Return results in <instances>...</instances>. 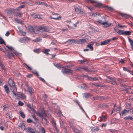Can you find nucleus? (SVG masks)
I'll use <instances>...</instances> for the list:
<instances>
[{"label": "nucleus", "mask_w": 133, "mask_h": 133, "mask_svg": "<svg viewBox=\"0 0 133 133\" xmlns=\"http://www.w3.org/2000/svg\"><path fill=\"white\" fill-rule=\"evenodd\" d=\"M97 22L102 24L103 26L104 27H108L110 26L111 24V23H109L108 21H105L103 22L101 20H98Z\"/></svg>", "instance_id": "1"}, {"label": "nucleus", "mask_w": 133, "mask_h": 133, "mask_svg": "<svg viewBox=\"0 0 133 133\" xmlns=\"http://www.w3.org/2000/svg\"><path fill=\"white\" fill-rule=\"evenodd\" d=\"M64 74H68L70 75L73 74L72 70L70 69H68L66 67L64 68V69L61 71Z\"/></svg>", "instance_id": "2"}, {"label": "nucleus", "mask_w": 133, "mask_h": 133, "mask_svg": "<svg viewBox=\"0 0 133 133\" xmlns=\"http://www.w3.org/2000/svg\"><path fill=\"white\" fill-rule=\"evenodd\" d=\"M50 30L48 29L45 26H41L38 28L36 30V31H39L43 33L44 31L49 32Z\"/></svg>", "instance_id": "3"}, {"label": "nucleus", "mask_w": 133, "mask_h": 133, "mask_svg": "<svg viewBox=\"0 0 133 133\" xmlns=\"http://www.w3.org/2000/svg\"><path fill=\"white\" fill-rule=\"evenodd\" d=\"M59 14L54 13L52 15V16H50V17L51 19H53L56 20H60L61 18V16H59Z\"/></svg>", "instance_id": "4"}, {"label": "nucleus", "mask_w": 133, "mask_h": 133, "mask_svg": "<svg viewBox=\"0 0 133 133\" xmlns=\"http://www.w3.org/2000/svg\"><path fill=\"white\" fill-rule=\"evenodd\" d=\"M131 110V109L129 108H126L124 110H123L122 112L120 113V115H127Z\"/></svg>", "instance_id": "5"}, {"label": "nucleus", "mask_w": 133, "mask_h": 133, "mask_svg": "<svg viewBox=\"0 0 133 133\" xmlns=\"http://www.w3.org/2000/svg\"><path fill=\"white\" fill-rule=\"evenodd\" d=\"M18 10V9H14L10 8L8 10L6 13L7 15L9 16H11V14L13 13L15 11H16Z\"/></svg>", "instance_id": "6"}, {"label": "nucleus", "mask_w": 133, "mask_h": 133, "mask_svg": "<svg viewBox=\"0 0 133 133\" xmlns=\"http://www.w3.org/2000/svg\"><path fill=\"white\" fill-rule=\"evenodd\" d=\"M107 77L108 79H109V80H108V81L110 82L112 84L116 85H117V83L116 82V79L114 78L107 76Z\"/></svg>", "instance_id": "7"}, {"label": "nucleus", "mask_w": 133, "mask_h": 133, "mask_svg": "<svg viewBox=\"0 0 133 133\" xmlns=\"http://www.w3.org/2000/svg\"><path fill=\"white\" fill-rule=\"evenodd\" d=\"M9 84L10 87L12 89L13 88L14 89H16V88L15 86V84L14 82L11 79H9Z\"/></svg>", "instance_id": "8"}, {"label": "nucleus", "mask_w": 133, "mask_h": 133, "mask_svg": "<svg viewBox=\"0 0 133 133\" xmlns=\"http://www.w3.org/2000/svg\"><path fill=\"white\" fill-rule=\"evenodd\" d=\"M28 30L31 33L34 34L35 33L34 31V27L31 26H29Z\"/></svg>", "instance_id": "9"}, {"label": "nucleus", "mask_w": 133, "mask_h": 133, "mask_svg": "<svg viewBox=\"0 0 133 133\" xmlns=\"http://www.w3.org/2000/svg\"><path fill=\"white\" fill-rule=\"evenodd\" d=\"M111 41V39H108L102 42L100 44L101 45H105L107 44Z\"/></svg>", "instance_id": "10"}, {"label": "nucleus", "mask_w": 133, "mask_h": 133, "mask_svg": "<svg viewBox=\"0 0 133 133\" xmlns=\"http://www.w3.org/2000/svg\"><path fill=\"white\" fill-rule=\"evenodd\" d=\"M52 124L53 125V126L54 128H55V129L56 131L57 132V129L56 127V122L55 121L54 119L53 118L52 119Z\"/></svg>", "instance_id": "11"}, {"label": "nucleus", "mask_w": 133, "mask_h": 133, "mask_svg": "<svg viewBox=\"0 0 133 133\" xmlns=\"http://www.w3.org/2000/svg\"><path fill=\"white\" fill-rule=\"evenodd\" d=\"M7 57L9 59L11 58L12 57H14V55L11 52H8L7 54L6 55Z\"/></svg>", "instance_id": "12"}, {"label": "nucleus", "mask_w": 133, "mask_h": 133, "mask_svg": "<svg viewBox=\"0 0 133 133\" xmlns=\"http://www.w3.org/2000/svg\"><path fill=\"white\" fill-rule=\"evenodd\" d=\"M27 131L29 133H39V132H36L34 131V129L30 127H28L27 130Z\"/></svg>", "instance_id": "13"}, {"label": "nucleus", "mask_w": 133, "mask_h": 133, "mask_svg": "<svg viewBox=\"0 0 133 133\" xmlns=\"http://www.w3.org/2000/svg\"><path fill=\"white\" fill-rule=\"evenodd\" d=\"M23 15V14L21 12L18 11L15 13V16L21 17H22Z\"/></svg>", "instance_id": "14"}, {"label": "nucleus", "mask_w": 133, "mask_h": 133, "mask_svg": "<svg viewBox=\"0 0 133 133\" xmlns=\"http://www.w3.org/2000/svg\"><path fill=\"white\" fill-rule=\"evenodd\" d=\"M81 8H82L79 6L77 7L76 8H75V10L77 12V14H82V13L81 12Z\"/></svg>", "instance_id": "15"}, {"label": "nucleus", "mask_w": 133, "mask_h": 133, "mask_svg": "<svg viewBox=\"0 0 133 133\" xmlns=\"http://www.w3.org/2000/svg\"><path fill=\"white\" fill-rule=\"evenodd\" d=\"M17 94L19 97L22 99H24L26 98L25 95L23 94H21L20 93L18 92Z\"/></svg>", "instance_id": "16"}, {"label": "nucleus", "mask_w": 133, "mask_h": 133, "mask_svg": "<svg viewBox=\"0 0 133 133\" xmlns=\"http://www.w3.org/2000/svg\"><path fill=\"white\" fill-rule=\"evenodd\" d=\"M86 42V40L84 38L78 39V44H81V43H83Z\"/></svg>", "instance_id": "17"}, {"label": "nucleus", "mask_w": 133, "mask_h": 133, "mask_svg": "<svg viewBox=\"0 0 133 133\" xmlns=\"http://www.w3.org/2000/svg\"><path fill=\"white\" fill-rule=\"evenodd\" d=\"M72 130L75 133H83V132L81 130H79L75 128H72Z\"/></svg>", "instance_id": "18"}, {"label": "nucleus", "mask_w": 133, "mask_h": 133, "mask_svg": "<svg viewBox=\"0 0 133 133\" xmlns=\"http://www.w3.org/2000/svg\"><path fill=\"white\" fill-rule=\"evenodd\" d=\"M28 89L29 92L31 95L34 93V90L31 87H28Z\"/></svg>", "instance_id": "19"}, {"label": "nucleus", "mask_w": 133, "mask_h": 133, "mask_svg": "<svg viewBox=\"0 0 133 133\" xmlns=\"http://www.w3.org/2000/svg\"><path fill=\"white\" fill-rule=\"evenodd\" d=\"M100 118H101V119L99 120V121L100 122L102 121L104 122L106 120V116H104L102 115V117H100Z\"/></svg>", "instance_id": "20"}, {"label": "nucleus", "mask_w": 133, "mask_h": 133, "mask_svg": "<svg viewBox=\"0 0 133 133\" xmlns=\"http://www.w3.org/2000/svg\"><path fill=\"white\" fill-rule=\"evenodd\" d=\"M99 130V128L98 127H94L92 128L91 130L93 132H96L98 131Z\"/></svg>", "instance_id": "21"}, {"label": "nucleus", "mask_w": 133, "mask_h": 133, "mask_svg": "<svg viewBox=\"0 0 133 133\" xmlns=\"http://www.w3.org/2000/svg\"><path fill=\"white\" fill-rule=\"evenodd\" d=\"M120 14L122 17H124L125 18H127L129 16V15L122 13H120Z\"/></svg>", "instance_id": "22"}, {"label": "nucleus", "mask_w": 133, "mask_h": 133, "mask_svg": "<svg viewBox=\"0 0 133 133\" xmlns=\"http://www.w3.org/2000/svg\"><path fill=\"white\" fill-rule=\"evenodd\" d=\"M4 88L7 94H8L10 91L9 88L6 85H5L4 86Z\"/></svg>", "instance_id": "23"}, {"label": "nucleus", "mask_w": 133, "mask_h": 133, "mask_svg": "<svg viewBox=\"0 0 133 133\" xmlns=\"http://www.w3.org/2000/svg\"><path fill=\"white\" fill-rule=\"evenodd\" d=\"M68 41L72 42V43H75L78 44V39L75 40L74 39H71L68 40Z\"/></svg>", "instance_id": "24"}, {"label": "nucleus", "mask_w": 133, "mask_h": 133, "mask_svg": "<svg viewBox=\"0 0 133 133\" xmlns=\"http://www.w3.org/2000/svg\"><path fill=\"white\" fill-rule=\"evenodd\" d=\"M55 112L56 114L58 115L59 117H61L62 115L61 112L59 110H58V111H55Z\"/></svg>", "instance_id": "25"}, {"label": "nucleus", "mask_w": 133, "mask_h": 133, "mask_svg": "<svg viewBox=\"0 0 133 133\" xmlns=\"http://www.w3.org/2000/svg\"><path fill=\"white\" fill-rule=\"evenodd\" d=\"M0 66L2 70L6 71L4 65L1 62H0Z\"/></svg>", "instance_id": "26"}, {"label": "nucleus", "mask_w": 133, "mask_h": 133, "mask_svg": "<svg viewBox=\"0 0 133 133\" xmlns=\"http://www.w3.org/2000/svg\"><path fill=\"white\" fill-rule=\"evenodd\" d=\"M37 4L38 5L43 4L45 6H48V5L46 3L42 2H38L37 3Z\"/></svg>", "instance_id": "27"}, {"label": "nucleus", "mask_w": 133, "mask_h": 133, "mask_svg": "<svg viewBox=\"0 0 133 133\" xmlns=\"http://www.w3.org/2000/svg\"><path fill=\"white\" fill-rule=\"evenodd\" d=\"M92 45H93L92 44H88L87 45V47L88 48H89L90 50L91 51H92L93 50Z\"/></svg>", "instance_id": "28"}, {"label": "nucleus", "mask_w": 133, "mask_h": 133, "mask_svg": "<svg viewBox=\"0 0 133 133\" xmlns=\"http://www.w3.org/2000/svg\"><path fill=\"white\" fill-rule=\"evenodd\" d=\"M104 7L107 9H108L110 11H112L113 10V8L109 6H108L105 5Z\"/></svg>", "instance_id": "29"}, {"label": "nucleus", "mask_w": 133, "mask_h": 133, "mask_svg": "<svg viewBox=\"0 0 133 133\" xmlns=\"http://www.w3.org/2000/svg\"><path fill=\"white\" fill-rule=\"evenodd\" d=\"M131 34V32L129 31H126L124 32L123 35H130Z\"/></svg>", "instance_id": "30"}, {"label": "nucleus", "mask_w": 133, "mask_h": 133, "mask_svg": "<svg viewBox=\"0 0 133 133\" xmlns=\"http://www.w3.org/2000/svg\"><path fill=\"white\" fill-rule=\"evenodd\" d=\"M14 53L17 56H20L21 55V53H18L16 51L15 49L12 52Z\"/></svg>", "instance_id": "31"}, {"label": "nucleus", "mask_w": 133, "mask_h": 133, "mask_svg": "<svg viewBox=\"0 0 133 133\" xmlns=\"http://www.w3.org/2000/svg\"><path fill=\"white\" fill-rule=\"evenodd\" d=\"M14 53L17 56H20L21 55V53H18L16 51L15 49L12 52Z\"/></svg>", "instance_id": "32"}, {"label": "nucleus", "mask_w": 133, "mask_h": 133, "mask_svg": "<svg viewBox=\"0 0 133 133\" xmlns=\"http://www.w3.org/2000/svg\"><path fill=\"white\" fill-rule=\"evenodd\" d=\"M54 65L56 67L59 69H60L62 68H63V67H62V66L59 64L54 63Z\"/></svg>", "instance_id": "33"}, {"label": "nucleus", "mask_w": 133, "mask_h": 133, "mask_svg": "<svg viewBox=\"0 0 133 133\" xmlns=\"http://www.w3.org/2000/svg\"><path fill=\"white\" fill-rule=\"evenodd\" d=\"M96 6L97 7H100L101 6H105V5H103V4H101L100 3H97V4Z\"/></svg>", "instance_id": "34"}, {"label": "nucleus", "mask_w": 133, "mask_h": 133, "mask_svg": "<svg viewBox=\"0 0 133 133\" xmlns=\"http://www.w3.org/2000/svg\"><path fill=\"white\" fill-rule=\"evenodd\" d=\"M132 118V117H131L128 116L124 117V120H131Z\"/></svg>", "instance_id": "35"}, {"label": "nucleus", "mask_w": 133, "mask_h": 133, "mask_svg": "<svg viewBox=\"0 0 133 133\" xmlns=\"http://www.w3.org/2000/svg\"><path fill=\"white\" fill-rule=\"evenodd\" d=\"M128 40L130 42L131 48L133 50V41L130 38H128Z\"/></svg>", "instance_id": "36"}, {"label": "nucleus", "mask_w": 133, "mask_h": 133, "mask_svg": "<svg viewBox=\"0 0 133 133\" xmlns=\"http://www.w3.org/2000/svg\"><path fill=\"white\" fill-rule=\"evenodd\" d=\"M39 129L42 133H46L45 130L43 127H41Z\"/></svg>", "instance_id": "37"}, {"label": "nucleus", "mask_w": 133, "mask_h": 133, "mask_svg": "<svg viewBox=\"0 0 133 133\" xmlns=\"http://www.w3.org/2000/svg\"><path fill=\"white\" fill-rule=\"evenodd\" d=\"M19 113L21 115V116L23 118H24L25 117V115L24 113L22 111H21L19 112Z\"/></svg>", "instance_id": "38"}, {"label": "nucleus", "mask_w": 133, "mask_h": 133, "mask_svg": "<svg viewBox=\"0 0 133 133\" xmlns=\"http://www.w3.org/2000/svg\"><path fill=\"white\" fill-rule=\"evenodd\" d=\"M82 70H84L88 71V68L85 66H81Z\"/></svg>", "instance_id": "39"}, {"label": "nucleus", "mask_w": 133, "mask_h": 133, "mask_svg": "<svg viewBox=\"0 0 133 133\" xmlns=\"http://www.w3.org/2000/svg\"><path fill=\"white\" fill-rule=\"evenodd\" d=\"M6 47L8 48L12 52L14 50V49L12 47L9 46H8V45H7L6 46Z\"/></svg>", "instance_id": "40"}, {"label": "nucleus", "mask_w": 133, "mask_h": 133, "mask_svg": "<svg viewBox=\"0 0 133 133\" xmlns=\"http://www.w3.org/2000/svg\"><path fill=\"white\" fill-rule=\"evenodd\" d=\"M123 70L125 71H127V72H130V69L129 68H127L125 67H123Z\"/></svg>", "instance_id": "41"}, {"label": "nucleus", "mask_w": 133, "mask_h": 133, "mask_svg": "<svg viewBox=\"0 0 133 133\" xmlns=\"http://www.w3.org/2000/svg\"><path fill=\"white\" fill-rule=\"evenodd\" d=\"M3 44L5 45V43L4 41L0 37V44Z\"/></svg>", "instance_id": "42"}, {"label": "nucleus", "mask_w": 133, "mask_h": 133, "mask_svg": "<svg viewBox=\"0 0 133 133\" xmlns=\"http://www.w3.org/2000/svg\"><path fill=\"white\" fill-rule=\"evenodd\" d=\"M90 94L89 93H84L83 94V96L85 97H87L89 96Z\"/></svg>", "instance_id": "43"}, {"label": "nucleus", "mask_w": 133, "mask_h": 133, "mask_svg": "<svg viewBox=\"0 0 133 133\" xmlns=\"http://www.w3.org/2000/svg\"><path fill=\"white\" fill-rule=\"evenodd\" d=\"M0 50L4 52H5L7 50L4 47L2 48H0Z\"/></svg>", "instance_id": "44"}, {"label": "nucleus", "mask_w": 133, "mask_h": 133, "mask_svg": "<svg viewBox=\"0 0 133 133\" xmlns=\"http://www.w3.org/2000/svg\"><path fill=\"white\" fill-rule=\"evenodd\" d=\"M42 39L40 37H38L36 38L35 39L34 41L35 42H37L40 41V40H41Z\"/></svg>", "instance_id": "45"}, {"label": "nucleus", "mask_w": 133, "mask_h": 133, "mask_svg": "<svg viewBox=\"0 0 133 133\" xmlns=\"http://www.w3.org/2000/svg\"><path fill=\"white\" fill-rule=\"evenodd\" d=\"M79 61H80L81 62V63L84 64L83 63H84L85 62H86L87 61V59H84L83 60H79Z\"/></svg>", "instance_id": "46"}, {"label": "nucleus", "mask_w": 133, "mask_h": 133, "mask_svg": "<svg viewBox=\"0 0 133 133\" xmlns=\"http://www.w3.org/2000/svg\"><path fill=\"white\" fill-rule=\"evenodd\" d=\"M15 21L16 22L18 23L21 24L22 23V21L19 19H15Z\"/></svg>", "instance_id": "47"}, {"label": "nucleus", "mask_w": 133, "mask_h": 133, "mask_svg": "<svg viewBox=\"0 0 133 133\" xmlns=\"http://www.w3.org/2000/svg\"><path fill=\"white\" fill-rule=\"evenodd\" d=\"M42 121L43 123L44 124H46L47 123V120L46 118L44 117L42 119Z\"/></svg>", "instance_id": "48"}, {"label": "nucleus", "mask_w": 133, "mask_h": 133, "mask_svg": "<svg viewBox=\"0 0 133 133\" xmlns=\"http://www.w3.org/2000/svg\"><path fill=\"white\" fill-rule=\"evenodd\" d=\"M24 65L25 66L26 68H28L29 70H32V69L30 68L28 65H27L26 63H24Z\"/></svg>", "instance_id": "49"}, {"label": "nucleus", "mask_w": 133, "mask_h": 133, "mask_svg": "<svg viewBox=\"0 0 133 133\" xmlns=\"http://www.w3.org/2000/svg\"><path fill=\"white\" fill-rule=\"evenodd\" d=\"M124 32L123 31L119 30L117 33L119 35H123Z\"/></svg>", "instance_id": "50"}, {"label": "nucleus", "mask_w": 133, "mask_h": 133, "mask_svg": "<svg viewBox=\"0 0 133 133\" xmlns=\"http://www.w3.org/2000/svg\"><path fill=\"white\" fill-rule=\"evenodd\" d=\"M86 1L88 2H90L92 3H94L96 2L93 0H86Z\"/></svg>", "instance_id": "51"}, {"label": "nucleus", "mask_w": 133, "mask_h": 133, "mask_svg": "<svg viewBox=\"0 0 133 133\" xmlns=\"http://www.w3.org/2000/svg\"><path fill=\"white\" fill-rule=\"evenodd\" d=\"M37 115L38 116H39V117H41L42 118H43L44 117L40 113H38L37 114Z\"/></svg>", "instance_id": "52"}, {"label": "nucleus", "mask_w": 133, "mask_h": 133, "mask_svg": "<svg viewBox=\"0 0 133 133\" xmlns=\"http://www.w3.org/2000/svg\"><path fill=\"white\" fill-rule=\"evenodd\" d=\"M89 79L90 80L96 81L97 79L96 78L92 77H90L89 78Z\"/></svg>", "instance_id": "53"}, {"label": "nucleus", "mask_w": 133, "mask_h": 133, "mask_svg": "<svg viewBox=\"0 0 133 133\" xmlns=\"http://www.w3.org/2000/svg\"><path fill=\"white\" fill-rule=\"evenodd\" d=\"M34 51L36 53H38L40 51V50L39 49H35L34 50Z\"/></svg>", "instance_id": "54"}, {"label": "nucleus", "mask_w": 133, "mask_h": 133, "mask_svg": "<svg viewBox=\"0 0 133 133\" xmlns=\"http://www.w3.org/2000/svg\"><path fill=\"white\" fill-rule=\"evenodd\" d=\"M39 79L41 80L42 82H45V83L47 84V85H48V84L46 83V82H45V80L43 79V78L41 77H39Z\"/></svg>", "instance_id": "55"}, {"label": "nucleus", "mask_w": 133, "mask_h": 133, "mask_svg": "<svg viewBox=\"0 0 133 133\" xmlns=\"http://www.w3.org/2000/svg\"><path fill=\"white\" fill-rule=\"evenodd\" d=\"M25 7V6L24 5H22L20 6L19 7H18L17 8V9H18V10H19L20 9L22 8H24Z\"/></svg>", "instance_id": "56"}, {"label": "nucleus", "mask_w": 133, "mask_h": 133, "mask_svg": "<svg viewBox=\"0 0 133 133\" xmlns=\"http://www.w3.org/2000/svg\"><path fill=\"white\" fill-rule=\"evenodd\" d=\"M30 39V38L28 37H25L24 38V40L27 41H29Z\"/></svg>", "instance_id": "57"}, {"label": "nucleus", "mask_w": 133, "mask_h": 133, "mask_svg": "<svg viewBox=\"0 0 133 133\" xmlns=\"http://www.w3.org/2000/svg\"><path fill=\"white\" fill-rule=\"evenodd\" d=\"M18 104L19 106H22L23 105L24 103L23 102L19 101L18 102Z\"/></svg>", "instance_id": "58"}, {"label": "nucleus", "mask_w": 133, "mask_h": 133, "mask_svg": "<svg viewBox=\"0 0 133 133\" xmlns=\"http://www.w3.org/2000/svg\"><path fill=\"white\" fill-rule=\"evenodd\" d=\"M49 36L47 35L46 34L45 35H43V37L44 38H49Z\"/></svg>", "instance_id": "59"}, {"label": "nucleus", "mask_w": 133, "mask_h": 133, "mask_svg": "<svg viewBox=\"0 0 133 133\" xmlns=\"http://www.w3.org/2000/svg\"><path fill=\"white\" fill-rule=\"evenodd\" d=\"M81 70H82L81 66L79 67L78 68H77V69H76L75 70H76V71H78Z\"/></svg>", "instance_id": "60"}, {"label": "nucleus", "mask_w": 133, "mask_h": 133, "mask_svg": "<svg viewBox=\"0 0 133 133\" xmlns=\"http://www.w3.org/2000/svg\"><path fill=\"white\" fill-rule=\"evenodd\" d=\"M14 90L15 89H14V90H13L12 92L13 95L15 96V97H16L17 96V94L15 92V91H14Z\"/></svg>", "instance_id": "61"}, {"label": "nucleus", "mask_w": 133, "mask_h": 133, "mask_svg": "<svg viewBox=\"0 0 133 133\" xmlns=\"http://www.w3.org/2000/svg\"><path fill=\"white\" fill-rule=\"evenodd\" d=\"M27 122L28 123H31L32 122V120L31 119H28L27 120Z\"/></svg>", "instance_id": "62"}, {"label": "nucleus", "mask_w": 133, "mask_h": 133, "mask_svg": "<svg viewBox=\"0 0 133 133\" xmlns=\"http://www.w3.org/2000/svg\"><path fill=\"white\" fill-rule=\"evenodd\" d=\"M32 72L36 74L37 76H39V75L38 74V72H37L36 71H33Z\"/></svg>", "instance_id": "63"}, {"label": "nucleus", "mask_w": 133, "mask_h": 133, "mask_svg": "<svg viewBox=\"0 0 133 133\" xmlns=\"http://www.w3.org/2000/svg\"><path fill=\"white\" fill-rule=\"evenodd\" d=\"M32 75L31 74H28L27 76V77L28 78H30L32 77Z\"/></svg>", "instance_id": "64"}]
</instances>
